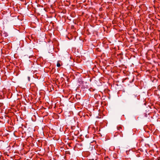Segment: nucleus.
I'll return each mask as SVG.
<instances>
[{"mask_svg": "<svg viewBox=\"0 0 160 160\" xmlns=\"http://www.w3.org/2000/svg\"><path fill=\"white\" fill-rule=\"evenodd\" d=\"M151 81L152 82V83L151 82V87H152L151 90L156 88V87H158V80L157 79H155L154 77H152L151 76Z\"/></svg>", "mask_w": 160, "mask_h": 160, "instance_id": "nucleus-2", "label": "nucleus"}, {"mask_svg": "<svg viewBox=\"0 0 160 160\" xmlns=\"http://www.w3.org/2000/svg\"><path fill=\"white\" fill-rule=\"evenodd\" d=\"M155 72V70H154L153 69L151 70V73H154Z\"/></svg>", "mask_w": 160, "mask_h": 160, "instance_id": "nucleus-9", "label": "nucleus"}, {"mask_svg": "<svg viewBox=\"0 0 160 160\" xmlns=\"http://www.w3.org/2000/svg\"><path fill=\"white\" fill-rule=\"evenodd\" d=\"M146 57H147V58H148V56L147 55Z\"/></svg>", "mask_w": 160, "mask_h": 160, "instance_id": "nucleus-13", "label": "nucleus"}, {"mask_svg": "<svg viewBox=\"0 0 160 160\" xmlns=\"http://www.w3.org/2000/svg\"><path fill=\"white\" fill-rule=\"evenodd\" d=\"M150 125H151H151H152V124H150Z\"/></svg>", "mask_w": 160, "mask_h": 160, "instance_id": "nucleus-14", "label": "nucleus"}, {"mask_svg": "<svg viewBox=\"0 0 160 160\" xmlns=\"http://www.w3.org/2000/svg\"><path fill=\"white\" fill-rule=\"evenodd\" d=\"M156 56V55L154 53H153L152 54V58H153Z\"/></svg>", "mask_w": 160, "mask_h": 160, "instance_id": "nucleus-8", "label": "nucleus"}, {"mask_svg": "<svg viewBox=\"0 0 160 160\" xmlns=\"http://www.w3.org/2000/svg\"><path fill=\"white\" fill-rule=\"evenodd\" d=\"M152 67L153 68H154V65H152Z\"/></svg>", "mask_w": 160, "mask_h": 160, "instance_id": "nucleus-11", "label": "nucleus"}, {"mask_svg": "<svg viewBox=\"0 0 160 160\" xmlns=\"http://www.w3.org/2000/svg\"><path fill=\"white\" fill-rule=\"evenodd\" d=\"M117 129H118V130L120 131V132L121 133L122 132V131H121V129H122V127L119 126L117 127Z\"/></svg>", "mask_w": 160, "mask_h": 160, "instance_id": "nucleus-6", "label": "nucleus"}, {"mask_svg": "<svg viewBox=\"0 0 160 160\" xmlns=\"http://www.w3.org/2000/svg\"><path fill=\"white\" fill-rule=\"evenodd\" d=\"M151 109H152V110H151V118L152 120H151V122L152 121L153 122V124H152V125H154V124L155 123L154 122H156L157 121V119L156 118L155 119H154L153 117L154 115H153V113L154 112H155V110L157 111V110L155 108V107L153 104H152L151 105Z\"/></svg>", "mask_w": 160, "mask_h": 160, "instance_id": "nucleus-1", "label": "nucleus"}, {"mask_svg": "<svg viewBox=\"0 0 160 160\" xmlns=\"http://www.w3.org/2000/svg\"><path fill=\"white\" fill-rule=\"evenodd\" d=\"M157 36L155 32L151 31V37H152L154 39Z\"/></svg>", "mask_w": 160, "mask_h": 160, "instance_id": "nucleus-4", "label": "nucleus"}, {"mask_svg": "<svg viewBox=\"0 0 160 160\" xmlns=\"http://www.w3.org/2000/svg\"><path fill=\"white\" fill-rule=\"evenodd\" d=\"M155 155H157L156 154V153L155 154L154 153L153 154H152V153H151V160H159L158 159L159 157L158 156H155Z\"/></svg>", "mask_w": 160, "mask_h": 160, "instance_id": "nucleus-3", "label": "nucleus"}, {"mask_svg": "<svg viewBox=\"0 0 160 160\" xmlns=\"http://www.w3.org/2000/svg\"><path fill=\"white\" fill-rule=\"evenodd\" d=\"M150 151H151V152H154V150H151Z\"/></svg>", "mask_w": 160, "mask_h": 160, "instance_id": "nucleus-10", "label": "nucleus"}, {"mask_svg": "<svg viewBox=\"0 0 160 160\" xmlns=\"http://www.w3.org/2000/svg\"><path fill=\"white\" fill-rule=\"evenodd\" d=\"M153 61L154 62H155V61L154 60H153Z\"/></svg>", "mask_w": 160, "mask_h": 160, "instance_id": "nucleus-12", "label": "nucleus"}, {"mask_svg": "<svg viewBox=\"0 0 160 160\" xmlns=\"http://www.w3.org/2000/svg\"><path fill=\"white\" fill-rule=\"evenodd\" d=\"M155 28V26L154 25V24L151 25V31L155 32V30L154 28Z\"/></svg>", "mask_w": 160, "mask_h": 160, "instance_id": "nucleus-5", "label": "nucleus"}, {"mask_svg": "<svg viewBox=\"0 0 160 160\" xmlns=\"http://www.w3.org/2000/svg\"><path fill=\"white\" fill-rule=\"evenodd\" d=\"M57 66L58 67H60L61 66V65L60 63L59 62H58L57 64Z\"/></svg>", "mask_w": 160, "mask_h": 160, "instance_id": "nucleus-7", "label": "nucleus"}]
</instances>
